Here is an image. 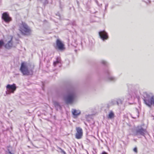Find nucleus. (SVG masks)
Here are the masks:
<instances>
[{"label": "nucleus", "mask_w": 154, "mask_h": 154, "mask_svg": "<svg viewBox=\"0 0 154 154\" xmlns=\"http://www.w3.org/2000/svg\"><path fill=\"white\" fill-rule=\"evenodd\" d=\"M77 93L76 90H72L64 97V100L67 104H72L77 99Z\"/></svg>", "instance_id": "nucleus-1"}, {"label": "nucleus", "mask_w": 154, "mask_h": 154, "mask_svg": "<svg viewBox=\"0 0 154 154\" xmlns=\"http://www.w3.org/2000/svg\"><path fill=\"white\" fill-rule=\"evenodd\" d=\"M33 69L29 70L24 62L22 63L20 70L23 75H28L32 74Z\"/></svg>", "instance_id": "nucleus-2"}, {"label": "nucleus", "mask_w": 154, "mask_h": 154, "mask_svg": "<svg viewBox=\"0 0 154 154\" xmlns=\"http://www.w3.org/2000/svg\"><path fill=\"white\" fill-rule=\"evenodd\" d=\"M20 29L23 33H29L31 32L29 27L25 23L23 22L20 24Z\"/></svg>", "instance_id": "nucleus-3"}, {"label": "nucleus", "mask_w": 154, "mask_h": 154, "mask_svg": "<svg viewBox=\"0 0 154 154\" xmlns=\"http://www.w3.org/2000/svg\"><path fill=\"white\" fill-rule=\"evenodd\" d=\"M145 103L148 107H151L152 105H154V95L150 97L147 95V97L143 99Z\"/></svg>", "instance_id": "nucleus-4"}, {"label": "nucleus", "mask_w": 154, "mask_h": 154, "mask_svg": "<svg viewBox=\"0 0 154 154\" xmlns=\"http://www.w3.org/2000/svg\"><path fill=\"white\" fill-rule=\"evenodd\" d=\"M147 133L146 129L143 128L141 126H138L136 129V135H141L145 136L146 133Z\"/></svg>", "instance_id": "nucleus-5"}, {"label": "nucleus", "mask_w": 154, "mask_h": 154, "mask_svg": "<svg viewBox=\"0 0 154 154\" xmlns=\"http://www.w3.org/2000/svg\"><path fill=\"white\" fill-rule=\"evenodd\" d=\"M56 45L55 48L60 51H62L65 49L64 45L60 39H57L56 41Z\"/></svg>", "instance_id": "nucleus-6"}, {"label": "nucleus", "mask_w": 154, "mask_h": 154, "mask_svg": "<svg viewBox=\"0 0 154 154\" xmlns=\"http://www.w3.org/2000/svg\"><path fill=\"white\" fill-rule=\"evenodd\" d=\"M7 91H6L7 94H9L11 93H14L16 90L17 87L15 84H13L12 85L8 84L6 86Z\"/></svg>", "instance_id": "nucleus-7"}, {"label": "nucleus", "mask_w": 154, "mask_h": 154, "mask_svg": "<svg viewBox=\"0 0 154 154\" xmlns=\"http://www.w3.org/2000/svg\"><path fill=\"white\" fill-rule=\"evenodd\" d=\"M2 19L6 23H9L12 20V18L7 12H4L2 14Z\"/></svg>", "instance_id": "nucleus-8"}, {"label": "nucleus", "mask_w": 154, "mask_h": 154, "mask_svg": "<svg viewBox=\"0 0 154 154\" xmlns=\"http://www.w3.org/2000/svg\"><path fill=\"white\" fill-rule=\"evenodd\" d=\"M105 72L107 78L109 80L112 82H115L116 80L117 79L116 77L112 76L111 75V72L108 69L105 70Z\"/></svg>", "instance_id": "nucleus-9"}, {"label": "nucleus", "mask_w": 154, "mask_h": 154, "mask_svg": "<svg viewBox=\"0 0 154 154\" xmlns=\"http://www.w3.org/2000/svg\"><path fill=\"white\" fill-rule=\"evenodd\" d=\"M76 130L77 132L75 134V138L77 139H80L82 138V129L79 127H76Z\"/></svg>", "instance_id": "nucleus-10"}, {"label": "nucleus", "mask_w": 154, "mask_h": 154, "mask_svg": "<svg viewBox=\"0 0 154 154\" xmlns=\"http://www.w3.org/2000/svg\"><path fill=\"white\" fill-rule=\"evenodd\" d=\"M99 34L100 38L103 41L107 39L108 38L107 33L104 30L99 32Z\"/></svg>", "instance_id": "nucleus-11"}, {"label": "nucleus", "mask_w": 154, "mask_h": 154, "mask_svg": "<svg viewBox=\"0 0 154 154\" xmlns=\"http://www.w3.org/2000/svg\"><path fill=\"white\" fill-rule=\"evenodd\" d=\"M12 39L13 37H11L10 40L8 41L6 43H5L4 47L6 49L9 50L12 48L13 45Z\"/></svg>", "instance_id": "nucleus-12"}, {"label": "nucleus", "mask_w": 154, "mask_h": 154, "mask_svg": "<svg viewBox=\"0 0 154 154\" xmlns=\"http://www.w3.org/2000/svg\"><path fill=\"white\" fill-rule=\"evenodd\" d=\"M72 112L73 117L75 118L81 114V112L79 110H77L75 109H72Z\"/></svg>", "instance_id": "nucleus-13"}, {"label": "nucleus", "mask_w": 154, "mask_h": 154, "mask_svg": "<svg viewBox=\"0 0 154 154\" xmlns=\"http://www.w3.org/2000/svg\"><path fill=\"white\" fill-rule=\"evenodd\" d=\"M124 99L122 98H116V105L119 106H121L123 104Z\"/></svg>", "instance_id": "nucleus-14"}, {"label": "nucleus", "mask_w": 154, "mask_h": 154, "mask_svg": "<svg viewBox=\"0 0 154 154\" xmlns=\"http://www.w3.org/2000/svg\"><path fill=\"white\" fill-rule=\"evenodd\" d=\"M139 116V113L138 110L137 109H136L135 111L131 115L133 119H136L138 118Z\"/></svg>", "instance_id": "nucleus-15"}, {"label": "nucleus", "mask_w": 154, "mask_h": 154, "mask_svg": "<svg viewBox=\"0 0 154 154\" xmlns=\"http://www.w3.org/2000/svg\"><path fill=\"white\" fill-rule=\"evenodd\" d=\"M116 105V98L111 100L109 102L108 104V106H112Z\"/></svg>", "instance_id": "nucleus-16"}, {"label": "nucleus", "mask_w": 154, "mask_h": 154, "mask_svg": "<svg viewBox=\"0 0 154 154\" xmlns=\"http://www.w3.org/2000/svg\"><path fill=\"white\" fill-rule=\"evenodd\" d=\"M53 103L54 105V106L56 108H58L60 107V105L59 103L57 101H53Z\"/></svg>", "instance_id": "nucleus-17"}, {"label": "nucleus", "mask_w": 154, "mask_h": 154, "mask_svg": "<svg viewBox=\"0 0 154 154\" xmlns=\"http://www.w3.org/2000/svg\"><path fill=\"white\" fill-rule=\"evenodd\" d=\"M114 114L113 112L112 111H111L108 115V117L109 119H111L114 117Z\"/></svg>", "instance_id": "nucleus-18"}, {"label": "nucleus", "mask_w": 154, "mask_h": 154, "mask_svg": "<svg viewBox=\"0 0 154 154\" xmlns=\"http://www.w3.org/2000/svg\"><path fill=\"white\" fill-rule=\"evenodd\" d=\"M60 60L59 58L57 57V60L55 61H54L53 63L54 66H55L57 64L60 63Z\"/></svg>", "instance_id": "nucleus-19"}, {"label": "nucleus", "mask_w": 154, "mask_h": 154, "mask_svg": "<svg viewBox=\"0 0 154 154\" xmlns=\"http://www.w3.org/2000/svg\"><path fill=\"white\" fill-rule=\"evenodd\" d=\"M100 63L106 66H107L109 64L106 61L104 60H101Z\"/></svg>", "instance_id": "nucleus-20"}, {"label": "nucleus", "mask_w": 154, "mask_h": 154, "mask_svg": "<svg viewBox=\"0 0 154 154\" xmlns=\"http://www.w3.org/2000/svg\"><path fill=\"white\" fill-rule=\"evenodd\" d=\"M5 43L3 40H0V48H2L3 46H4Z\"/></svg>", "instance_id": "nucleus-21"}, {"label": "nucleus", "mask_w": 154, "mask_h": 154, "mask_svg": "<svg viewBox=\"0 0 154 154\" xmlns=\"http://www.w3.org/2000/svg\"><path fill=\"white\" fill-rule=\"evenodd\" d=\"M133 151L135 153H137V148L136 147L134 148V149H133Z\"/></svg>", "instance_id": "nucleus-22"}, {"label": "nucleus", "mask_w": 154, "mask_h": 154, "mask_svg": "<svg viewBox=\"0 0 154 154\" xmlns=\"http://www.w3.org/2000/svg\"><path fill=\"white\" fill-rule=\"evenodd\" d=\"M142 1L143 2H145L147 4H148L149 3H150L151 2V1L150 0H148L147 2L145 1H144L143 0H142Z\"/></svg>", "instance_id": "nucleus-23"}, {"label": "nucleus", "mask_w": 154, "mask_h": 154, "mask_svg": "<svg viewBox=\"0 0 154 154\" xmlns=\"http://www.w3.org/2000/svg\"><path fill=\"white\" fill-rule=\"evenodd\" d=\"M60 149V150H61V152H62L64 154H66V152L63 150L62 149H61V148H59Z\"/></svg>", "instance_id": "nucleus-24"}, {"label": "nucleus", "mask_w": 154, "mask_h": 154, "mask_svg": "<svg viewBox=\"0 0 154 154\" xmlns=\"http://www.w3.org/2000/svg\"><path fill=\"white\" fill-rule=\"evenodd\" d=\"M101 154H108L107 152H106L105 151H103L102 152V153Z\"/></svg>", "instance_id": "nucleus-25"}, {"label": "nucleus", "mask_w": 154, "mask_h": 154, "mask_svg": "<svg viewBox=\"0 0 154 154\" xmlns=\"http://www.w3.org/2000/svg\"><path fill=\"white\" fill-rule=\"evenodd\" d=\"M8 154H11L12 153L9 149H8Z\"/></svg>", "instance_id": "nucleus-26"}, {"label": "nucleus", "mask_w": 154, "mask_h": 154, "mask_svg": "<svg viewBox=\"0 0 154 154\" xmlns=\"http://www.w3.org/2000/svg\"><path fill=\"white\" fill-rule=\"evenodd\" d=\"M108 7V5H105V8L106 9V8Z\"/></svg>", "instance_id": "nucleus-27"}]
</instances>
